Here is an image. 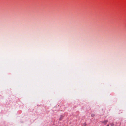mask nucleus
Returning a JSON list of instances; mask_svg holds the SVG:
<instances>
[{"label": "nucleus", "mask_w": 126, "mask_h": 126, "mask_svg": "<svg viewBox=\"0 0 126 126\" xmlns=\"http://www.w3.org/2000/svg\"><path fill=\"white\" fill-rule=\"evenodd\" d=\"M107 126H109V125H107Z\"/></svg>", "instance_id": "5"}, {"label": "nucleus", "mask_w": 126, "mask_h": 126, "mask_svg": "<svg viewBox=\"0 0 126 126\" xmlns=\"http://www.w3.org/2000/svg\"><path fill=\"white\" fill-rule=\"evenodd\" d=\"M63 116H62V115H61V116H60V119H59V120L60 121L63 118Z\"/></svg>", "instance_id": "2"}, {"label": "nucleus", "mask_w": 126, "mask_h": 126, "mask_svg": "<svg viewBox=\"0 0 126 126\" xmlns=\"http://www.w3.org/2000/svg\"><path fill=\"white\" fill-rule=\"evenodd\" d=\"M108 121L107 120H105L104 121H102V123H104L105 125L107 123V122Z\"/></svg>", "instance_id": "1"}, {"label": "nucleus", "mask_w": 126, "mask_h": 126, "mask_svg": "<svg viewBox=\"0 0 126 126\" xmlns=\"http://www.w3.org/2000/svg\"><path fill=\"white\" fill-rule=\"evenodd\" d=\"M94 114H92L91 115V116L92 117H94Z\"/></svg>", "instance_id": "3"}, {"label": "nucleus", "mask_w": 126, "mask_h": 126, "mask_svg": "<svg viewBox=\"0 0 126 126\" xmlns=\"http://www.w3.org/2000/svg\"><path fill=\"white\" fill-rule=\"evenodd\" d=\"M86 123H85L83 124V126H86Z\"/></svg>", "instance_id": "4"}, {"label": "nucleus", "mask_w": 126, "mask_h": 126, "mask_svg": "<svg viewBox=\"0 0 126 126\" xmlns=\"http://www.w3.org/2000/svg\"><path fill=\"white\" fill-rule=\"evenodd\" d=\"M111 126H113V125H112H112H111Z\"/></svg>", "instance_id": "6"}]
</instances>
